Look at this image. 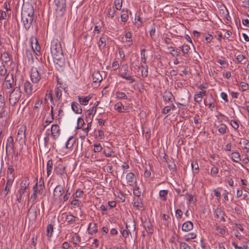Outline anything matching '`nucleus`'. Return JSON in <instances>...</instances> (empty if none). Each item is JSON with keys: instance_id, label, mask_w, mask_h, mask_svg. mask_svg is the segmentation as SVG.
Instances as JSON below:
<instances>
[{"instance_id": "f257e3e1", "label": "nucleus", "mask_w": 249, "mask_h": 249, "mask_svg": "<svg viewBox=\"0 0 249 249\" xmlns=\"http://www.w3.org/2000/svg\"><path fill=\"white\" fill-rule=\"evenodd\" d=\"M50 49L55 68L59 71H63L65 67V61L60 41L56 38L53 39Z\"/></svg>"}, {"instance_id": "f03ea898", "label": "nucleus", "mask_w": 249, "mask_h": 249, "mask_svg": "<svg viewBox=\"0 0 249 249\" xmlns=\"http://www.w3.org/2000/svg\"><path fill=\"white\" fill-rule=\"evenodd\" d=\"M21 19L26 31L29 30L34 23L36 22L34 15V9L32 5L24 8L21 11Z\"/></svg>"}, {"instance_id": "7ed1b4c3", "label": "nucleus", "mask_w": 249, "mask_h": 249, "mask_svg": "<svg viewBox=\"0 0 249 249\" xmlns=\"http://www.w3.org/2000/svg\"><path fill=\"white\" fill-rule=\"evenodd\" d=\"M22 78H20L18 81L16 79L15 88L13 89L9 90L6 94L8 96L9 103L12 106H15L18 102L21 96L20 88L22 84Z\"/></svg>"}, {"instance_id": "20e7f679", "label": "nucleus", "mask_w": 249, "mask_h": 249, "mask_svg": "<svg viewBox=\"0 0 249 249\" xmlns=\"http://www.w3.org/2000/svg\"><path fill=\"white\" fill-rule=\"evenodd\" d=\"M29 180V179L27 178H25L22 180L20 185V189L18 191V194L23 195L25 193L26 190L28 188L30 184Z\"/></svg>"}, {"instance_id": "39448f33", "label": "nucleus", "mask_w": 249, "mask_h": 249, "mask_svg": "<svg viewBox=\"0 0 249 249\" xmlns=\"http://www.w3.org/2000/svg\"><path fill=\"white\" fill-rule=\"evenodd\" d=\"M49 135L51 134L54 140L58 138L60 134L59 126L57 124H53L51 127V133L48 132Z\"/></svg>"}, {"instance_id": "423d86ee", "label": "nucleus", "mask_w": 249, "mask_h": 249, "mask_svg": "<svg viewBox=\"0 0 249 249\" xmlns=\"http://www.w3.org/2000/svg\"><path fill=\"white\" fill-rule=\"evenodd\" d=\"M126 179L127 185L130 186H134L137 182L136 177L132 172H129L126 175Z\"/></svg>"}, {"instance_id": "0eeeda50", "label": "nucleus", "mask_w": 249, "mask_h": 249, "mask_svg": "<svg viewBox=\"0 0 249 249\" xmlns=\"http://www.w3.org/2000/svg\"><path fill=\"white\" fill-rule=\"evenodd\" d=\"M30 77L33 83H37L39 81L41 77L36 68L32 69Z\"/></svg>"}, {"instance_id": "6e6552de", "label": "nucleus", "mask_w": 249, "mask_h": 249, "mask_svg": "<svg viewBox=\"0 0 249 249\" xmlns=\"http://www.w3.org/2000/svg\"><path fill=\"white\" fill-rule=\"evenodd\" d=\"M15 178V177H10L9 176H7L6 178V185L4 188V193H5V196H6L8 193L9 192L12 186L13 181L14 180V179Z\"/></svg>"}, {"instance_id": "1a4fd4ad", "label": "nucleus", "mask_w": 249, "mask_h": 249, "mask_svg": "<svg viewBox=\"0 0 249 249\" xmlns=\"http://www.w3.org/2000/svg\"><path fill=\"white\" fill-rule=\"evenodd\" d=\"M133 206L136 210H140L141 208H143L142 199L140 197H134L133 200Z\"/></svg>"}, {"instance_id": "9d476101", "label": "nucleus", "mask_w": 249, "mask_h": 249, "mask_svg": "<svg viewBox=\"0 0 249 249\" xmlns=\"http://www.w3.org/2000/svg\"><path fill=\"white\" fill-rule=\"evenodd\" d=\"M163 101L167 103L173 102L175 100V97L171 92L169 91H165L162 96Z\"/></svg>"}, {"instance_id": "9b49d317", "label": "nucleus", "mask_w": 249, "mask_h": 249, "mask_svg": "<svg viewBox=\"0 0 249 249\" xmlns=\"http://www.w3.org/2000/svg\"><path fill=\"white\" fill-rule=\"evenodd\" d=\"M54 171L57 175L61 176L63 178L66 174V167L63 164H58V165L55 167Z\"/></svg>"}, {"instance_id": "f8f14e48", "label": "nucleus", "mask_w": 249, "mask_h": 249, "mask_svg": "<svg viewBox=\"0 0 249 249\" xmlns=\"http://www.w3.org/2000/svg\"><path fill=\"white\" fill-rule=\"evenodd\" d=\"M214 214L215 217L217 219H220V220L223 222L226 221V219L224 217L225 213L220 208H217L214 211Z\"/></svg>"}, {"instance_id": "ddd939ff", "label": "nucleus", "mask_w": 249, "mask_h": 249, "mask_svg": "<svg viewBox=\"0 0 249 249\" xmlns=\"http://www.w3.org/2000/svg\"><path fill=\"white\" fill-rule=\"evenodd\" d=\"M143 226L148 234H152L154 232V230L150 221H144Z\"/></svg>"}, {"instance_id": "4468645a", "label": "nucleus", "mask_w": 249, "mask_h": 249, "mask_svg": "<svg viewBox=\"0 0 249 249\" xmlns=\"http://www.w3.org/2000/svg\"><path fill=\"white\" fill-rule=\"evenodd\" d=\"M33 90L32 84L29 81H26L24 83V91L27 96L31 95Z\"/></svg>"}, {"instance_id": "2eb2a0df", "label": "nucleus", "mask_w": 249, "mask_h": 249, "mask_svg": "<svg viewBox=\"0 0 249 249\" xmlns=\"http://www.w3.org/2000/svg\"><path fill=\"white\" fill-rule=\"evenodd\" d=\"M92 97V95H89L88 96H79L78 101L82 105L86 106L88 104L89 100Z\"/></svg>"}, {"instance_id": "dca6fc26", "label": "nucleus", "mask_w": 249, "mask_h": 249, "mask_svg": "<svg viewBox=\"0 0 249 249\" xmlns=\"http://www.w3.org/2000/svg\"><path fill=\"white\" fill-rule=\"evenodd\" d=\"M14 150V140L12 136H10L8 138L6 145V152L8 151L12 152Z\"/></svg>"}, {"instance_id": "f3484780", "label": "nucleus", "mask_w": 249, "mask_h": 249, "mask_svg": "<svg viewBox=\"0 0 249 249\" xmlns=\"http://www.w3.org/2000/svg\"><path fill=\"white\" fill-rule=\"evenodd\" d=\"M54 3L56 6V10L60 11L64 9L66 6V0H55Z\"/></svg>"}, {"instance_id": "a211bd4d", "label": "nucleus", "mask_w": 249, "mask_h": 249, "mask_svg": "<svg viewBox=\"0 0 249 249\" xmlns=\"http://www.w3.org/2000/svg\"><path fill=\"white\" fill-rule=\"evenodd\" d=\"M193 223L190 221L184 222L182 226V230L184 231H189L193 229Z\"/></svg>"}, {"instance_id": "6ab92c4d", "label": "nucleus", "mask_w": 249, "mask_h": 249, "mask_svg": "<svg viewBox=\"0 0 249 249\" xmlns=\"http://www.w3.org/2000/svg\"><path fill=\"white\" fill-rule=\"evenodd\" d=\"M88 231L89 234L96 233L98 231L97 224L95 223H90L88 227Z\"/></svg>"}, {"instance_id": "aec40b11", "label": "nucleus", "mask_w": 249, "mask_h": 249, "mask_svg": "<svg viewBox=\"0 0 249 249\" xmlns=\"http://www.w3.org/2000/svg\"><path fill=\"white\" fill-rule=\"evenodd\" d=\"M92 79L94 83H100L102 80V76L99 71H95L92 74Z\"/></svg>"}, {"instance_id": "412c9836", "label": "nucleus", "mask_w": 249, "mask_h": 249, "mask_svg": "<svg viewBox=\"0 0 249 249\" xmlns=\"http://www.w3.org/2000/svg\"><path fill=\"white\" fill-rule=\"evenodd\" d=\"M128 71V65L125 64L122 66L121 69L119 71V75L123 78L124 76L127 74Z\"/></svg>"}, {"instance_id": "4be33fe9", "label": "nucleus", "mask_w": 249, "mask_h": 249, "mask_svg": "<svg viewBox=\"0 0 249 249\" xmlns=\"http://www.w3.org/2000/svg\"><path fill=\"white\" fill-rule=\"evenodd\" d=\"M35 40L36 41L35 46H33V42H32V41L31 42L32 51H33V52L34 53H35L36 55L39 56L41 54V53L40 51V46L38 43L37 39L36 38H35Z\"/></svg>"}, {"instance_id": "5701e85b", "label": "nucleus", "mask_w": 249, "mask_h": 249, "mask_svg": "<svg viewBox=\"0 0 249 249\" xmlns=\"http://www.w3.org/2000/svg\"><path fill=\"white\" fill-rule=\"evenodd\" d=\"M125 229L129 231H134L135 230V221L132 220L127 221L125 224Z\"/></svg>"}, {"instance_id": "b1692460", "label": "nucleus", "mask_w": 249, "mask_h": 249, "mask_svg": "<svg viewBox=\"0 0 249 249\" xmlns=\"http://www.w3.org/2000/svg\"><path fill=\"white\" fill-rule=\"evenodd\" d=\"M72 110L76 113L81 114L82 112V108L79 104L76 102L71 103Z\"/></svg>"}, {"instance_id": "393cba45", "label": "nucleus", "mask_w": 249, "mask_h": 249, "mask_svg": "<svg viewBox=\"0 0 249 249\" xmlns=\"http://www.w3.org/2000/svg\"><path fill=\"white\" fill-rule=\"evenodd\" d=\"M15 88V83L2 84V89L7 93L9 90L13 89Z\"/></svg>"}, {"instance_id": "a878e982", "label": "nucleus", "mask_w": 249, "mask_h": 249, "mask_svg": "<svg viewBox=\"0 0 249 249\" xmlns=\"http://www.w3.org/2000/svg\"><path fill=\"white\" fill-rule=\"evenodd\" d=\"M63 193V188L60 185H57L53 190V196L57 197L62 196Z\"/></svg>"}, {"instance_id": "bb28decb", "label": "nucleus", "mask_w": 249, "mask_h": 249, "mask_svg": "<svg viewBox=\"0 0 249 249\" xmlns=\"http://www.w3.org/2000/svg\"><path fill=\"white\" fill-rule=\"evenodd\" d=\"M25 128L24 127H21L18 130V134H17V140L20 141L22 140L25 137Z\"/></svg>"}, {"instance_id": "cd10ccee", "label": "nucleus", "mask_w": 249, "mask_h": 249, "mask_svg": "<svg viewBox=\"0 0 249 249\" xmlns=\"http://www.w3.org/2000/svg\"><path fill=\"white\" fill-rule=\"evenodd\" d=\"M215 126L216 127L218 131L221 134H224L226 133L227 127L226 124H221Z\"/></svg>"}, {"instance_id": "c85d7f7f", "label": "nucleus", "mask_w": 249, "mask_h": 249, "mask_svg": "<svg viewBox=\"0 0 249 249\" xmlns=\"http://www.w3.org/2000/svg\"><path fill=\"white\" fill-rule=\"evenodd\" d=\"M15 83V80H14L13 78V75L12 73L11 74H8L6 75V76L4 77V80L2 84H6V83Z\"/></svg>"}, {"instance_id": "c756f323", "label": "nucleus", "mask_w": 249, "mask_h": 249, "mask_svg": "<svg viewBox=\"0 0 249 249\" xmlns=\"http://www.w3.org/2000/svg\"><path fill=\"white\" fill-rule=\"evenodd\" d=\"M53 166V162L52 160H48L47 163V174L48 177H49L52 173Z\"/></svg>"}, {"instance_id": "7c9ffc66", "label": "nucleus", "mask_w": 249, "mask_h": 249, "mask_svg": "<svg viewBox=\"0 0 249 249\" xmlns=\"http://www.w3.org/2000/svg\"><path fill=\"white\" fill-rule=\"evenodd\" d=\"M128 17L127 9H123L122 10V14L121 15V19L122 21L126 22L128 20Z\"/></svg>"}, {"instance_id": "2f4dec72", "label": "nucleus", "mask_w": 249, "mask_h": 249, "mask_svg": "<svg viewBox=\"0 0 249 249\" xmlns=\"http://www.w3.org/2000/svg\"><path fill=\"white\" fill-rule=\"evenodd\" d=\"M9 73H7V69L3 63L0 65V76L4 77Z\"/></svg>"}, {"instance_id": "473e14b6", "label": "nucleus", "mask_w": 249, "mask_h": 249, "mask_svg": "<svg viewBox=\"0 0 249 249\" xmlns=\"http://www.w3.org/2000/svg\"><path fill=\"white\" fill-rule=\"evenodd\" d=\"M75 142V140L73 137L70 138L66 143V147L67 149H71L73 146L74 143Z\"/></svg>"}, {"instance_id": "72a5a7b5", "label": "nucleus", "mask_w": 249, "mask_h": 249, "mask_svg": "<svg viewBox=\"0 0 249 249\" xmlns=\"http://www.w3.org/2000/svg\"><path fill=\"white\" fill-rule=\"evenodd\" d=\"M77 218L76 216L70 214L67 215L65 218V221L69 224H71L74 223Z\"/></svg>"}, {"instance_id": "f704fd0d", "label": "nucleus", "mask_w": 249, "mask_h": 249, "mask_svg": "<svg viewBox=\"0 0 249 249\" xmlns=\"http://www.w3.org/2000/svg\"><path fill=\"white\" fill-rule=\"evenodd\" d=\"M232 160L235 162H238L241 160L240 155L239 152H234L231 154Z\"/></svg>"}, {"instance_id": "c9c22d12", "label": "nucleus", "mask_w": 249, "mask_h": 249, "mask_svg": "<svg viewBox=\"0 0 249 249\" xmlns=\"http://www.w3.org/2000/svg\"><path fill=\"white\" fill-rule=\"evenodd\" d=\"M124 36L126 39V42L129 43L128 46H130L133 44V41L132 39V33L131 32H127V33H125Z\"/></svg>"}, {"instance_id": "e433bc0d", "label": "nucleus", "mask_w": 249, "mask_h": 249, "mask_svg": "<svg viewBox=\"0 0 249 249\" xmlns=\"http://www.w3.org/2000/svg\"><path fill=\"white\" fill-rule=\"evenodd\" d=\"M28 215L33 220H36L37 217V213L35 209L31 208L28 212Z\"/></svg>"}, {"instance_id": "4c0bfd02", "label": "nucleus", "mask_w": 249, "mask_h": 249, "mask_svg": "<svg viewBox=\"0 0 249 249\" xmlns=\"http://www.w3.org/2000/svg\"><path fill=\"white\" fill-rule=\"evenodd\" d=\"M104 154L107 157H111L114 153L113 150L110 147H107V149H104Z\"/></svg>"}, {"instance_id": "58836bf2", "label": "nucleus", "mask_w": 249, "mask_h": 249, "mask_svg": "<svg viewBox=\"0 0 249 249\" xmlns=\"http://www.w3.org/2000/svg\"><path fill=\"white\" fill-rule=\"evenodd\" d=\"M196 234L195 232H190L184 235V239L186 241H189L192 239L196 238Z\"/></svg>"}, {"instance_id": "ea45409f", "label": "nucleus", "mask_w": 249, "mask_h": 249, "mask_svg": "<svg viewBox=\"0 0 249 249\" xmlns=\"http://www.w3.org/2000/svg\"><path fill=\"white\" fill-rule=\"evenodd\" d=\"M123 0H115L114 1V6L117 10H120L122 7Z\"/></svg>"}, {"instance_id": "a19ab883", "label": "nucleus", "mask_w": 249, "mask_h": 249, "mask_svg": "<svg viewBox=\"0 0 249 249\" xmlns=\"http://www.w3.org/2000/svg\"><path fill=\"white\" fill-rule=\"evenodd\" d=\"M216 231L220 234L224 235L227 232V229L225 226H223L222 227L220 226H217L216 227Z\"/></svg>"}, {"instance_id": "79ce46f5", "label": "nucleus", "mask_w": 249, "mask_h": 249, "mask_svg": "<svg viewBox=\"0 0 249 249\" xmlns=\"http://www.w3.org/2000/svg\"><path fill=\"white\" fill-rule=\"evenodd\" d=\"M191 166L194 173L195 174H197L199 170V166L197 161H193L191 163Z\"/></svg>"}, {"instance_id": "37998d69", "label": "nucleus", "mask_w": 249, "mask_h": 249, "mask_svg": "<svg viewBox=\"0 0 249 249\" xmlns=\"http://www.w3.org/2000/svg\"><path fill=\"white\" fill-rule=\"evenodd\" d=\"M172 49V52L173 53H172V52H170V53L173 55V56H179L180 55V50L178 48H176V49H175L174 47H168V49Z\"/></svg>"}, {"instance_id": "c03bdc74", "label": "nucleus", "mask_w": 249, "mask_h": 249, "mask_svg": "<svg viewBox=\"0 0 249 249\" xmlns=\"http://www.w3.org/2000/svg\"><path fill=\"white\" fill-rule=\"evenodd\" d=\"M168 194V190H160L159 192V195L160 197H161L162 200L163 201H165L166 200V196Z\"/></svg>"}, {"instance_id": "a18cd8bd", "label": "nucleus", "mask_w": 249, "mask_h": 249, "mask_svg": "<svg viewBox=\"0 0 249 249\" xmlns=\"http://www.w3.org/2000/svg\"><path fill=\"white\" fill-rule=\"evenodd\" d=\"M53 231V226L52 224H49L47 227V235L50 237L52 236Z\"/></svg>"}, {"instance_id": "49530a36", "label": "nucleus", "mask_w": 249, "mask_h": 249, "mask_svg": "<svg viewBox=\"0 0 249 249\" xmlns=\"http://www.w3.org/2000/svg\"><path fill=\"white\" fill-rule=\"evenodd\" d=\"M123 104L121 102H118L114 106V108L117 110L119 112H124V110L122 109Z\"/></svg>"}, {"instance_id": "de8ad7c7", "label": "nucleus", "mask_w": 249, "mask_h": 249, "mask_svg": "<svg viewBox=\"0 0 249 249\" xmlns=\"http://www.w3.org/2000/svg\"><path fill=\"white\" fill-rule=\"evenodd\" d=\"M190 50V47L188 45L184 44L181 47V51L184 55L187 54L189 52Z\"/></svg>"}, {"instance_id": "09e8293b", "label": "nucleus", "mask_w": 249, "mask_h": 249, "mask_svg": "<svg viewBox=\"0 0 249 249\" xmlns=\"http://www.w3.org/2000/svg\"><path fill=\"white\" fill-rule=\"evenodd\" d=\"M156 32L155 24L153 23L150 27V30L149 31L150 36L152 39H153L155 36Z\"/></svg>"}, {"instance_id": "8fccbe9b", "label": "nucleus", "mask_w": 249, "mask_h": 249, "mask_svg": "<svg viewBox=\"0 0 249 249\" xmlns=\"http://www.w3.org/2000/svg\"><path fill=\"white\" fill-rule=\"evenodd\" d=\"M116 11L112 9L111 8H109L107 10V15L108 18L112 19L116 15Z\"/></svg>"}, {"instance_id": "3c124183", "label": "nucleus", "mask_w": 249, "mask_h": 249, "mask_svg": "<svg viewBox=\"0 0 249 249\" xmlns=\"http://www.w3.org/2000/svg\"><path fill=\"white\" fill-rule=\"evenodd\" d=\"M71 241L74 245H77L81 242V237L79 235H73L71 237Z\"/></svg>"}, {"instance_id": "603ef678", "label": "nucleus", "mask_w": 249, "mask_h": 249, "mask_svg": "<svg viewBox=\"0 0 249 249\" xmlns=\"http://www.w3.org/2000/svg\"><path fill=\"white\" fill-rule=\"evenodd\" d=\"M86 117V121L89 122L90 119H92L93 116L92 115V112L91 111L90 109H88L87 110L85 114Z\"/></svg>"}, {"instance_id": "864d4df0", "label": "nucleus", "mask_w": 249, "mask_h": 249, "mask_svg": "<svg viewBox=\"0 0 249 249\" xmlns=\"http://www.w3.org/2000/svg\"><path fill=\"white\" fill-rule=\"evenodd\" d=\"M203 97L201 94L199 93H196L194 95V101L196 103H200L202 100Z\"/></svg>"}, {"instance_id": "5fc2aeb1", "label": "nucleus", "mask_w": 249, "mask_h": 249, "mask_svg": "<svg viewBox=\"0 0 249 249\" xmlns=\"http://www.w3.org/2000/svg\"><path fill=\"white\" fill-rule=\"evenodd\" d=\"M106 39L105 37L104 36H101L99 40L98 47H101L103 46V47H105L106 46Z\"/></svg>"}, {"instance_id": "6e6d98bb", "label": "nucleus", "mask_w": 249, "mask_h": 249, "mask_svg": "<svg viewBox=\"0 0 249 249\" xmlns=\"http://www.w3.org/2000/svg\"><path fill=\"white\" fill-rule=\"evenodd\" d=\"M133 194L135 196V197H140L141 195V191H140V189L139 187L136 186L134 188Z\"/></svg>"}, {"instance_id": "4d7b16f0", "label": "nucleus", "mask_w": 249, "mask_h": 249, "mask_svg": "<svg viewBox=\"0 0 249 249\" xmlns=\"http://www.w3.org/2000/svg\"><path fill=\"white\" fill-rule=\"evenodd\" d=\"M116 96L117 98L120 99H127V96L125 93L123 92L118 91L116 92Z\"/></svg>"}, {"instance_id": "13d9d810", "label": "nucleus", "mask_w": 249, "mask_h": 249, "mask_svg": "<svg viewBox=\"0 0 249 249\" xmlns=\"http://www.w3.org/2000/svg\"><path fill=\"white\" fill-rule=\"evenodd\" d=\"M85 124L84 120L81 118H79L77 119V126L76 127L77 129H81L83 128L84 124Z\"/></svg>"}, {"instance_id": "bf43d9fd", "label": "nucleus", "mask_w": 249, "mask_h": 249, "mask_svg": "<svg viewBox=\"0 0 249 249\" xmlns=\"http://www.w3.org/2000/svg\"><path fill=\"white\" fill-rule=\"evenodd\" d=\"M218 172V169L215 166H213L211 170V174L213 177L216 176Z\"/></svg>"}, {"instance_id": "052dcab7", "label": "nucleus", "mask_w": 249, "mask_h": 249, "mask_svg": "<svg viewBox=\"0 0 249 249\" xmlns=\"http://www.w3.org/2000/svg\"><path fill=\"white\" fill-rule=\"evenodd\" d=\"M14 169L13 168V167H12V166H11V165H9L8 166V168H7V176H9V175H11V177H15V175H14Z\"/></svg>"}, {"instance_id": "680f3d73", "label": "nucleus", "mask_w": 249, "mask_h": 249, "mask_svg": "<svg viewBox=\"0 0 249 249\" xmlns=\"http://www.w3.org/2000/svg\"><path fill=\"white\" fill-rule=\"evenodd\" d=\"M82 132L81 133V136L80 138L82 139H84L85 138L86 136H88L89 130H88V128H81Z\"/></svg>"}, {"instance_id": "e2e57ef3", "label": "nucleus", "mask_w": 249, "mask_h": 249, "mask_svg": "<svg viewBox=\"0 0 249 249\" xmlns=\"http://www.w3.org/2000/svg\"><path fill=\"white\" fill-rule=\"evenodd\" d=\"M5 105V98L3 95H0V109H3Z\"/></svg>"}, {"instance_id": "0e129e2a", "label": "nucleus", "mask_w": 249, "mask_h": 249, "mask_svg": "<svg viewBox=\"0 0 249 249\" xmlns=\"http://www.w3.org/2000/svg\"><path fill=\"white\" fill-rule=\"evenodd\" d=\"M123 78L129 81V83L131 84L136 81V79L131 75H126Z\"/></svg>"}, {"instance_id": "69168bd1", "label": "nucleus", "mask_w": 249, "mask_h": 249, "mask_svg": "<svg viewBox=\"0 0 249 249\" xmlns=\"http://www.w3.org/2000/svg\"><path fill=\"white\" fill-rule=\"evenodd\" d=\"M102 149V147L100 143L95 144L94 145L93 151L94 152H99Z\"/></svg>"}, {"instance_id": "338daca9", "label": "nucleus", "mask_w": 249, "mask_h": 249, "mask_svg": "<svg viewBox=\"0 0 249 249\" xmlns=\"http://www.w3.org/2000/svg\"><path fill=\"white\" fill-rule=\"evenodd\" d=\"M121 234L124 238H126L128 237L129 234H131V232L127 230L126 229H124L121 231Z\"/></svg>"}, {"instance_id": "774afa93", "label": "nucleus", "mask_w": 249, "mask_h": 249, "mask_svg": "<svg viewBox=\"0 0 249 249\" xmlns=\"http://www.w3.org/2000/svg\"><path fill=\"white\" fill-rule=\"evenodd\" d=\"M180 249H191L190 247L185 242L180 243Z\"/></svg>"}]
</instances>
